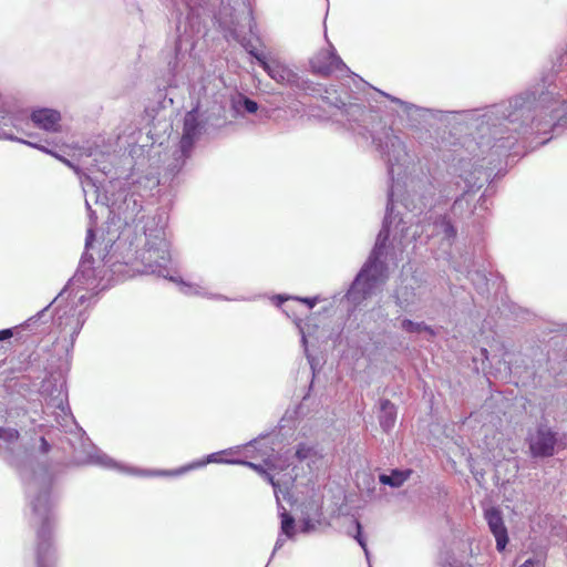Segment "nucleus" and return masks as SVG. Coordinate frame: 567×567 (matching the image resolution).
Listing matches in <instances>:
<instances>
[{
  "label": "nucleus",
  "instance_id": "f704fd0d",
  "mask_svg": "<svg viewBox=\"0 0 567 567\" xmlns=\"http://www.w3.org/2000/svg\"><path fill=\"white\" fill-rule=\"evenodd\" d=\"M299 300L305 302L309 308H313L318 301L317 298H303V299H299Z\"/></svg>",
  "mask_w": 567,
  "mask_h": 567
},
{
  "label": "nucleus",
  "instance_id": "ddd939ff",
  "mask_svg": "<svg viewBox=\"0 0 567 567\" xmlns=\"http://www.w3.org/2000/svg\"><path fill=\"white\" fill-rule=\"evenodd\" d=\"M43 525V516H38L37 524ZM52 528H54V520L52 522ZM53 529H51L50 538L48 535H43L42 526L38 527V567H51L54 563L53 551Z\"/></svg>",
  "mask_w": 567,
  "mask_h": 567
},
{
  "label": "nucleus",
  "instance_id": "9d476101",
  "mask_svg": "<svg viewBox=\"0 0 567 567\" xmlns=\"http://www.w3.org/2000/svg\"><path fill=\"white\" fill-rule=\"evenodd\" d=\"M200 103L192 111L187 112L184 117L183 135L179 142V151L183 157H188L194 143L202 134L203 125L198 121Z\"/></svg>",
  "mask_w": 567,
  "mask_h": 567
},
{
  "label": "nucleus",
  "instance_id": "4468645a",
  "mask_svg": "<svg viewBox=\"0 0 567 567\" xmlns=\"http://www.w3.org/2000/svg\"><path fill=\"white\" fill-rule=\"evenodd\" d=\"M424 289L421 287L401 286L395 291V303L404 311H413L423 302Z\"/></svg>",
  "mask_w": 567,
  "mask_h": 567
},
{
  "label": "nucleus",
  "instance_id": "c03bdc74",
  "mask_svg": "<svg viewBox=\"0 0 567 567\" xmlns=\"http://www.w3.org/2000/svg\"><path fill=\"white\" fill-rule=\"evenodd\" d=\"M68 441H69V444H70V445L72 446V449L74 450V453H76V452H78V447L74 445V443L72 442V440H71V439H68Z\"/></svg>",
  "mask_w": 567,
  "mask_h": 567
},
{
  "label": "nucleus",
  "instance_id": "49530a36",
  "mask_svg": "<svg viewBox=\"0 0 567 567\" xmlns=\"http://www.w3.org/2000/svg\"><path fill=\"white\" fill-rule=\"evenodd\" d=\"M125 194H126V193H125V190H123V193H120V196H123V197H124V196H125Z\"/></svg>",
  "mask_w": 567,
  "mask_h": 567
},
{
  "label": "nucleus",
  "instance_id": "f8f14e48",
  "mask_svg": "<svg viewBox=\"0 0 567 567\" xmlns=\"http://www.w3.org/2000/svg\"><path fill=\"white\" fill-rule=\"evenodd\" d=\"M484 518L495 537L496 549L503 551L508 543V534L502 512L496 507H488L484 511Z\"/></svg>",
  "mask_w": 567,
  "mask_h": 567
},
{
  "label": "nucleus",
  "instance_id": "1a4fd4ad",
  "mask_svg": "<svg viewBox=\"0 0 567 567\" xmlns=\"http://www.w3.org/2000/svg\"><path fill=\"white\" fill-rule=\"evenodd\" d=\"M310 66L313 73L329 76L337 72L349 71L346 63L334 52L331 47L329 50L319 51L311 60Z\"/></svg>",
  "mask_w": 567,
  "mask_h": 567
},
{
  "label": "nucleus",
  "instance_id": "473e14b6",
  "mask_svg": "<svg viewBox=\"0 0 567 567\" xmlns=\"http://www.w3.org/2000/svg\"><path fill=\"white\" fill-rule=\"evenodd\" d=\"M40 450L44 453H48L50 450H51V445L50 443L48 442L47 437L45 436H41L40 437Z\"/></svg>",
  "mask_w": 567,
  "mask_h": 567
},
{
  "label": "nucleus",
  "instance_id": "6ab92c4d",
  "mask_svg": "<svg viewBox=\"0 0 567 567\" xmlns=\"http://www.w3.org/2000/svg\"><path fill=\"white\" fill-rule=\"evenodd\" d=\"M396 421V408L395 405L388 399H383L380 401V413H379V423L381 429L388 433L390 432Z\"/></svg>",
  "mask_w": 567,
  "mask_h": 567
},
{
  "label": "nucleus",
  "instance_id": "dca6fc26",
  "mask_svg": "<svg viewBox=\"0 0 567 567\" xmlns=\"http://www.w3.org/2000/svg\"><path fill=\"white\" fill-rule=\"evenodd\" d=\"M112 210L123 217L125 223L133 220L142 209L141 200L134 194H125L122 203L114 199L111 204Z\"/></svg>",
  "mask_w": 567,
  "mask_h": 567
},
{
  "label": "nucleus",
  "instance_id": "412c9836",
  "mask_svg": "<svg viewBox=\"0 0 567 567\" xmlns=\"http://www.w3.org/2000/svg\"><path fill=\"white\" fill-rule=\"evenodd\" d=\"M401 328L409 333H420L424 331L431 334L432 337L436 334L435 331L424 322H415L410 319L402 320Z\"/></svg>",
  "mask_w": 567,
  "mask_h": 567
},
{
  "label": "nucleus",
  "instance_id": "a18cd8bd",
  "mask_svg": "<svg viewBox=\"0 0 567 567\" xmlns=\"http://www.w3.org/2000/svg\"><path fill=\"white\" fill-rule=\"evenodd\" d=\"M278 299H279L280 301H282V300H285L286 298L281 297V296H278Z\"/></svg>",
  "mask_w": 567,
  "mask_h": 567
},
{
  "label": "nucleus",
  "instance_id": "c85d7f7f",
  "mask_svg": "<svg viewBox=\"0 0 567 567\" xmlns=\"http://www.w3.org/2000/svg\"><path fill=\"white\" fill-rule=\"evenodd\" d=\"M265 463L269 470L284 471L285 468H287L289 466L286 462L279 463L276 460H272L270 457H267L265 460Z\"/></svg>",
  "mask_w": 567,
  "mask_h": 567
},
{
  "label": "nucleus",
  "instance_id": "f257e3e1",
  "mask_svg": "<svg viewBox=\"0 0 567 567\" xmlns=\"http://www.w3.org/2000/svg\"><path fill=\"white\" fill-rule=\"evenodd\" d=\"M94 234L87 229L85 240V254L82 257L79 269L64 289L41 311H38V354L42 363L41 379L38 386V405L41 408L40 427L56 426L63 432L72 433L81 442V449L85 456L75 455V460L83 463H94L105 467H113L115 463L106 454L94 449L86 451L90 440L84 437V431L75 422L68 400L65 374L70 365V352L74 340L80 333L85 320V302L89 300L83 291L105 289L110 281L106 264L110 259L95 265L89 250L92 247Z\"/></svg>",
  "mask_w": 567,
  "mask_h": 567
},
{
  "label": "nucleus",
  "instance_id": "72a5a7b5",
  "mask_svg": "<svg viewBox=\"0 0 567 567\" xmlns=\"http://www.w3.org/2000/svg\"><path fill=\"white\" fill-rule=\"evenodd\" d=\"M382 94L384 96H386L389 100H391L392 102H394V103H398V104H400L402 106H405L406 109L411 107L408 103H405L404 101H402V100H400L398 97L391 96V95H389L386 93H383V92H382Z\"/></svg>",
  "mask_w": 567,
  "mask_h": 567
},
{
  "label": "nucleus",
  "instance_id": "0eeeda50",
  "mask_svg": "<svg viewBox=\"0 0 567 567\" xmlns=\"http://www.w3.org/2000/svg\"><path fill=\"white\" fill-rule=\"evenodd\" d=\"M533 457H550L555 454L557 433L547 425H538L526 439Z\"/></svg>",
  "mask_w": 567,
  "mask_h": 567
},
{
  "label": "nucleus",
  "instance_id": "bb28decb",
  "mask_svg": "<svg viewBox=\"0 0 567 567\" xmlns=\"http://www.w3.org/2000/svg\"><path fill=\"white\" fill-rule=\"evenodd\" d=\"M0 439L6 442H16L19 439V432L14 429L0 427Z\"/></svg>",
  "mask_w": 567,
  "mask_h": 567
},
{
  "label": "nucleus",
  "instance_id": "a19ab883",
  "mask_svg": "<svg viewBox=\"0 0 567 567\" xmlns=\"http://www.w3.org/2000/svg\"><path fill=\"white\" fill-rule=\"evenodd\" d=\"M7 114L8 112L2 106H0V121H4L7 118Z\"/></svg>",
  "mask_w": 567,
  "mask_h": 567
},
{
  "label": "nucleus",
  "instance_id": "ea45409f",
  "mask_svg": "<svg viewBox=\"0 0 567 567\" xmlns=\"http://www.w3.org/2000/svg\"><path fill=\"white\" fill-rule=\"evenodd\" d=\"M189 8H194L200 0H184Z\"/></svg>",
  "mask_w": 567,
  "mask_h": 567
},
{
  "label": "nucleus",
  "instance_id": "b1692460",
  "mask_svg": "<svg viewBox=\"0 0 567 567\" xmlns=\"http://www.w3.org/2000/svg\"><path fill=\"white\" fill-rule=\"evenodd\" d=\"M316 515L318 516V518H320V516H321V508H320L319 505H316ZM319 522H320L319 519L313 520V519H311L309 517H306V518L302 519V528H301V530L303 533H310V532L316 529L317 524H319Z\"/></svg>",
  "mask_w": 567,
  "mask_h": 567
},
{
  "label": "nucleus",
  "instance_id": "79ce46f5",
  "mask_svg": "<svg viewBox=\"0 0 567 567\" xmlns=\"http://www.w3.org/2000/svg\"><path fill=\"white\" fill-rule=\"evenodd\" d=\"M233 35H234V38H235L237 41H239V42H241V43H243L244 39H241V38H240V34L237 32V30H236V29H234V31H233Z\"/></svg>",
  "mask_w": 567,
  "mask_h": 567
},
{
  "label": "nucleus",
  "instance_id": "20e7f679",
  "mask_svg": "<svg viewBox=\"0 0 567 567\" xmlns=\"http://www.w3.org/2000/svg\"><path fill=\"white\" fill-rule=\"evenodd\" d=\"M63 472V462L59 457L51 467H41L38 470V516H43V535H51L53 522V507L58 499L59 476Z\"/></svg>",
  "mask_w": 567,
  "mask_h": 567
},
{
  "label": "nucleus",
  "instance_id": "7c9ffc66",
  "mask_svg": "<svg viewBox=\"0 0 567 567\" xmlns=\"http://www.w3.org/2000/svg\"><path fill=\"white\" fill-rule=\"evenodd\" d=\"M244 107L248 113H255L258 110V104L249 99H245Z\"/></svg>",
  "mask_w": 567,
  "mask_h": 567
},
{
  "label": "nucleus",
  "instance_id": "e433bc0d",
  "mask_svg": "<svg viewBox=\"0 0 567 567\" xmlns=\"http://www.w3.org/2000/svg\"><path fill=\"white\" fill-rule=\"evenodd\" d=\"M285 544V539L281 538L280 536L277 538L276 540V544H275V548H274V551H272V555L275 554L276 550H278L279 548L282 547V545Z\"/></svg>",
  "mask_w": 567,
  "mask_h": 567
},
{
  "label": "nucleus",
  "instance_id": "58836bf2",
  "mask_svg": "<svg viewBox=\"0 0 567 567\" xmlns=\"http://www.w3.org/2000/svg\"><path fill=\"white\" fill-rule=\"evenodd\" d=\"M208 462H219V460L217 458V454H210L206 462H202L198 465H204Z\"/></svg>",
  "mask_w": 567,
  "mask_h": 567
},
{
  "label": "nucleus",
  "instance_id": "f03ea898",
  "mask_svg": "<svg viewBox=\"0 0 567 567\" xmlns=\"http://www.w3.org/2000/svg\"><path fill=\"white\" fill-rule=\"evenodd\" d=\"M535 99L528 94L515 97L509 102L511 111L504 116L511 122H528L537 131L546 132L560 123L567 121V102L553 92L542 93L536 104Z\"/></svg>",
  "mask_w": 567,
  "mask_h": 567
},
{
  "label": "nucleus",
  "instance_id": "4be33fe9",
  "mask_svg": "<svg viewBox=\"0 0 567 567\" xmlns=\"http://www.w3.org/2000/svg\"><path fill=\"white\" fill-rule=\"evenodd\" d=\"M296 457L299 461L310 460L313 461L318 457L317 451L307 444H299L296 451Z\"/></svg>",
  "mask_w": 567,
  "mask_h": 567
},
{
  "label": "nucleus",
  "instance_id": "c756f323",
  "mask_svg": "<svg viewBox=\"0 0 567 567\" xmlns=\"http://www.w3.org/2000/svg\"><path fill=\"white\" fill-rule=\"evenodd\" d=\"M412 228H413L412 226H411V227H409V228H406V229H403V228H402V229H401V231H402V238L408 237L410 234H411L412 239H414V240H416L417 238H421V237H422V233H423V230H422L421 233H419V230H417L419 226H416V227H415V229H412Z\"/></svg>",
  "mask_w": 567,
  "mask_h": 567
},
{
  "label": "nucleus",
  "instance_id": "c9c22d12",
  "mask_svg": "<svg viewBox=\"0 0 567 567\" xmlns=\"http://www.w3.org/2000/svg\"><path fill=\"white\" fill-rule=\"evenodd\" d=\"M183 291L185 293H198V287L197 286L185 285Z\"/></svg>",
  "mask_w": 567,
  "mask_h": 567
},
{
  "label": "nucleus",
  "instance_id": "a211bd4d",
  "mask_svg": "<svg viewBox=\"0 0 567 567\" xmlns=\"http://www.w3.org/2000/svg\"><path fill=\"white\" fill-rule=\"evenodd\" d=\"M427 227L432 228L431 233L426 235L427 238L431 236H440L442 239L451 244L456 236L454 226L445 217H440L432 224L429 223Z\"/></svg>",
  "mask_w": 567,
  "mask_h": 567
},
{
  "label": "nucleus",
  "instance_id": "4c0bfd02",
  "mask_svg": "<svg viewBox=\"0 0 567 567\" xmlns=\"http://www.w3.org/2000/svg\"><path fill=\"white\" fill-rule=\"evenodd\" d=\"M536 563V560L529 558L525 560L519 567H535Z\"/></svg>",
  "mask_w": 567,
  "mask_h": 567
},
{
  "label": "nucleus",
  "instance_id": "6e6552de",
  "mask_svg": "<svg viewBox=\"0 0 567 567\" xmlns=\"http://www.w3.org/2000/svg\"><path fill=\"white\" fill-rule=\"evenodd\" d=\"M9 121L14 131L12 128L4 131V137L35 147L34 142L25 140V137H32V130L35 127V110L19 112L18 114L10 116Z\"/></svg>",
  "mask_w": 567,
  "mask_h": 567
},
{
  "label": "nucleus",
  "instance_id": "393cba45",
  "mask_svg": "<svg viewBox=\"0 0 567 567\" xmlns=\"http://www.w3.org/2000/svg\"><path fill=\"white\" fill-rule=\"evenodd\" d=\"M38 151H42V152H44L47 154H50V155L54 156L55 158H58L59 161L64 163L66 166L72 168L75 173H79V168L73 163H71L69 159H66L65 157L61 156L60 154H58L53 150L48 148L47 146L38 144Z\"/></svg>",
  "mask_w": 567,
  "mask_h": 567
},
{
  "label": "nucleus",
  "instance_id": "7ed1b4c3",
  "mask_svg": "<svg viewBox=\"0 0 567 567\" xmlns=\"http://www.w3.org/2000/svg\"><path fill=\"white\" fill-rule=\"evenodd\" d=\"M392 196L393 192L389 193V202L386 205V215L383 221L382 229L380 230L375 245L372 252L364 264L355 280L353 281L348 297L354 302H359L361 299L372 295L374 289L380 287L386 279L384 262L380 261L385 250L386 240L390 235L391 212H392Z\"/></svg>",
  "mask_w": 567,
  "mask_h": 567
},
{
  "label": "nucleus",
  "instance_id": "2f4dec72",
  "mask_svg": "<svg viewBox=\"0 0 567 567\" xmlns=\"http://www.w3.org/2000/svg\"><path fill=\"white\" fill-rule=\"evenodd\" d=\"M13 337V329H3L0 331V341L9 340Z\"/></svg>",
  "mask_w": 567,
  "mask_h": 567
},
{
  "label": "nucleus",
  "instance_id": "37998d69",
  "mask_svg": "<svg viewBox=\"0 0 567 567\" xmlns=\"http://www.w3.org/2000/svg\"><path fill=\"white\" fill-rule=\"evenodd\" d=\"M245 19H246V20H248L249 29L251 30V25H250V23H251V20H252V19H251V17H250V14H249V13H246V14H245Z\"/></svg>",
  "mask_w": 567,
  "mask_h": 567
},
{
  "label": "nucleus",
  "instance_id": "2eb2a0df",
  "mask_svg": "<svg viewBox=\"0 0 567 567\" xmlns=\"http://www.w3.org/2000/svg\"><path fill=\"white\" fill-rule=\"evenodd\" d=\"M249 53L254 55L268 75L276 82L286 84L290 83L295 79V74L284 64L278 61H267L265 56L256 53L254 50H249Z\"/></svg>",
  "mask_w": 567,
  "mask_h": 567
},
{
  "label": "nucleus",
  "instance_id": "39448f33",
  "mask_svg": "<svg viewBox=\"0 0 567 567\" xmlns=\"http://www.w3.org/2000/svg\"><path fill=\"white\" fill-rule=\"evenodd\" d=\"M144 247L137 251V258L144 266V272L156 274L167 278L169 274L167 265L171 261V254L164 228L146 227Z\"/></svg>",
  "mask_w": 567,
  "mask_h": 567
},
{
  "label": "nucleus",
  "instance_id": "f3484780",
  "mask_svg": "<svg viewBox=\"0 0 567 567\" xmlns=\"http://www.w3.org/2000/svg\"><path fill=\"white\" fill-rule=\"evenodd\" d=\"M61 114L53 109H38V128L48 132H59L61 130Z\"/></svg>",
  "mask_w": 567,
  "mask_h": 567
},
{
  "label": "nucleus",
  "instance_id": "5701e85b",
  "mask_svg": "<svg viewBox=\"0 0 567 567\" xmlns=\"http://www.w3.org/2000/svg\"><path fill=\"white\" fill-rule=\"evenodd\" d=\"M437 567H464V564L463 561L457 559L453 554L444 553L440 557Z\"/></svg>",
  "mask_w": 567,
  "mask_h": 567
},
{
  "label": "nucleus",
  "instance_id": "a878e982",
  "mask_svg": "<svg viewBox=\"0 0 567 567\" xmlns=\"http://www.w3.org/2000/svg\"><path fill=\"white\" fill-rule=\"evenodd\" d=\"M355 528H357V534L354 535V538L355 540L359 543V545L362 547L363 551H364V555H365V558L369 563V567H371L370 565V553H369V549L367 547V542L364 539V537L362 536V532H361V524L355 520Z\"/></svg>",
  "mask_w": 567,
  "mask_h": 567
},
{
  "label": "nucleus",
  "instance_id": "aec40b11",
  "mask_svg": "<svg viewBox=\"0 0 567 567\" xmlns=\"http://www.w3.org/2000/svg\"><path fill=\"white\" fill-rule=\"evenodd\" d=\"M411 473V470H394L389 475H380L379 480L384 485H389L391 487H400L410 477Z\"/></svg>",
  "mask_w": 567,
  "mask_h": 567
},
{
  "label": "nucleus",
  "instance_id": "cd10ccee",
  "mask_svg": "<svg viewBox=\"0 0 567 567\" xmlns=\"http://www.w3.org/2000/svg\"><path fill=\"white\" fill-rule=\"evenodd\" d=\"M346 112L349 116L353 117V121H357L358 117H360L364 114V110L358 104L349 105V107L347 109Z\"/></svg>",
  "mask_w": 567,
  "mask_h": 567
},
{
  "label": "nucleus",
  "instance_id": "9b49d317",
  "mask_svg": "<svg viewBox=\"0 0 567 567\" xmlns=\"http://www.w3.org/2000/svg\"><path fill=\"white\" fill-rule=\"evenodd\" d=\"M239 464H243V465H246L252 470H255L256 472H258L259 474H261L266 481H268L274 489H275V494H276V497L277 496V482H275L274 480V476L268 473L266 470H264V467L261 465H258V464H255L252 462H248V461H240L238 462ZM277 503H278V507H279V515L281 517V533L284 535H286L288 538H292L295 536V519L293 517L288 514V512L286 511V508L280 505V502H279V498H277Z\"/></svg>",
  "mask_w": 567,
  "mask_h": 567
},
{
  "label": "nucleus",
  "instance_id": "423d86ee",
  "mask_svg": "<svg viewBox=\"0 0 567 567\" xmlns=\"http://www.w3.org/2000/svg\"><path fill=\"white\" fill-rule=\"evenodd\" d=\"M373 142L381 157L388 164V172L391 179H394V166L403 165L408 159V152L404 143L396 136L392 128H384Z\"/></svg>",
  "mask_w": 567,
  "mask_h": 567
}]
</instances>
